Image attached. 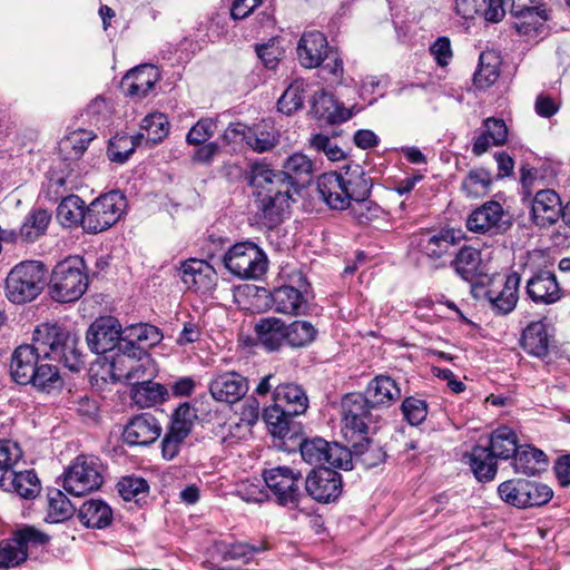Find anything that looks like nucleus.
<instances>
[{"label":"nucleus","instance_id":"obj_43","mask_svg":"<svg viewBox=\"0 0 570 570\" xmlns=\"http://www.w3.org/2000/svg\"><path fill=\"white\" fill-rule=\"evenodd\" d=\"M485 446L491 450L498 460H509L513 459L520 444L515 431L502 425L491 433L489 443Z\"/></svg>","mask_w":570,"mask_h":570},{"label":"nucleus","instance_id":"obj_59","mask_svg":"<svg viewBox=\"0 0 570 570\" xmlns=\"http://www.w3.org/2000/svg\"><path fill=\"white\" fill-rule=\"evenodd\" d=\"M22 458L19 444L11 440H0V482L14 471Z\"/></svg>","mask_w":570,"mask_h":570},{"label":"nucleus","instance_id":"obj_14","mask_svg":"<svg viewBox=\"0 0 570 570\" xmlns=\"http://www.w3.org/2000/svg\"><path fill=\"white\" fill-rule=\"evenodd\" d=\"M77 164L59 155L55 158L46 174L42 194L49 202L56 203L78 188L79 176Z\"/></svg>","mask_w":570,"mask_h":570},{"label":"nucleus","instance_id":"obj_56","mask_svg":"<svg viewBox=\"0 0 570 570\" xmlns=\"http://www.w3.org/2000/svg\"><path fill=\"white\" fill-rule=\"evenodd\" d=\"M196 417L197 415L195 410L189 405V403L180 404L171 416L168 433L185 440L190 433Z\"/></svg>","mask_w":570,"mask_h":570},{"label":"nucleus","instance_id":"obj_24","mask_svg":"<svg viewBox=\"0 0 570 570\" xmlns=\"http://www.w3.org/2000/svg\"><path fill=\"white\" fill-rule=\"evenodd\" d=\"M528 297L537 304H553L562 296V289L553 272L548 269L535 271L527 281Z\"/></svg>","mask_w":570,"mask_h":570},{"label":"nucleus","instance_id":"obj_18","mask_svg":"<svg viewBox=\"0 0 570 570\" xmlns=\"http://www.w3.org/2000/svg\"><path fill=\"white\" fill-rule=\"evenodd\" d=\"M246 179L257 193L274 195L279 191L281 195L292 196L294 190L291 180L282 170H274L263 163L252 164Z\"/></svg>","mask_w":570,"mask_h":570},{"label":"nucleus","instance_id":"obj_44","mask_svg":"<svg viewBox=\"0 0 570 570\" xmlns=\"http://www.w3.org/2000/svg\"><path fill=\"white\" fill-rule=\"evenodd\" d=\"M283 174L291 180L294 190L306 186L313 177V163L302 153H295L287 157L283 165Z\"/></svg>","mask_w":570,"mask_h":570},{"label":"nucleus","instance_id":"obj_41","mask_svg":"<svg viewBox=\"0 0 570 570\" xmlns=\"http://www.w3.org/2000/svg\"><path fill=\"white\" fill-rule=\"evenodd\" d=\"M501 57L493 50L481 52L479 65L473 75V83L479 90H487L500 77Z\"/></svg>","mask_w":570,"mask_h":570},{"label":"nucleus","instance_id":"obj_30","mask_svg":"<svg viewBox=\"0 0 570 570\" xmlns=\"http://www.w3.org/2000/svg\"><path fill=\"white\" fill-rule=\"evenodd\" d=\"M331 50L326 37L317 30L304 32L297 45L298 60L305 68L321 66Z\"/></svg>","mask_w":570,"mask_h":570},{"label":"nucleus","instance_id":"obj_22","mask_svg":"<svg viewBox=\"0 0 570 570\" xmlns=\"http://www.w3.org/2000/svg\"><path fill=\"white\" fill-rule=\"evenodd\" d=\"M121 353H132L134 356L144 355L147 347L158 344L163 338L159 328L147 323L127 326L121 330Z\"/></svg>","mask_w":570,"mask_h":570},{"label":"nucleus","instance_id":"obj_29","mask_svg":"<svg viewBox=\"0 0 570 570\" xmlns=\"http://www.w3.org/2000/svg\"><path fill=\"white\" fill-rule=\"evenodd\" d=\"M363 395L366 403L374 409L390 407L400 400L402 393L399 384L389 375H376L372 379Z\"/></svg>","mask_w":570,"mask_h":570},{"label":"nucleus","instance_id":"obj_64","mask_svg":"<svg viewBox=\"0 0 570 570\" xmlns=\"http://www.w3.org/2000/svg\"><path fill=\"white\" fill-rule=\"evenodd\" d=\"M552 495L553 491L547 484L525 480L524 508L547 504L552 499Z\"/></svg>","mask_w":570,"mask_h":570},{"label":"nucleus","instance_id":"obj_52","mask_svg":"<svg viewBox=\"0 0 570 570\" xmlns=\"http://www.w3.org/2000/svg\"><path fill=\"white\" fill-rule=\"evenodd\" d=\"M46 361L47 360L40 361L29 384L38 391L50 393L62 386V379L57 365L47 363Z\"/></svg>","mask_w":570,"mask_h":570},{"label":"nucleus","instance_id":"obj_34","mask_svg":"<svg viewBox=\"0 0 570 570\" xmlns=\"http://www.w3.org/2000/svg\"><path fill=\"white\" fill-rule=\"evenodd\" d=\"M551 338L546 323L532 322L523 330L520 345L529 355L542 360L549 354Z\"/></svg>","mask_w":570,"mask_h":570},{"label":"nucleus","instance_id":"obj_48","mask_svg":"<svg viewBox=\"0 0 570 570\" xmlns=\"http://www.w3.org/2000/svg\"><path fill=\"white\" fill-rule=\"evenodd\" d=\"M167 394V389L163 384L154 382L153 379L136 384L130 389V397L132 402L141 409L151 407L163 403Z\"/></svg>","mask_w":570,"mask_h":570},{"label":"nucleus","instance_id":"obj_27","mask_svg":"<svg viewBox=\"0 0 570 570\" xmlns=\"http://www.w3.org/2000/svg\"><path fill=\"white\" fill-rule=\"evenodd\" d=\"M248 381L237 372H224L209 382L212 396L219 402L235 403L246 395Z\"/></svg>","mask_w":570,"mask_h":570},{"label":"nucleus","instance_id":"obj_1","mask_svg":"<svg viewBox=\"0 0 570 570\" xmlns=\"http://www.w3.org/2000/svg\"><path fill=\"white\" fill-rule=\"evenodd\" d=\"M269 392H272V403L264 409V421L273 435L279 439H292V419L306 412L308 397L301 385L281 383L272 373L263 376L255 389L257 396H265Z\"/></svg>","mask_w":570,"mask_h":570},{"label":"nucleus","instance_id":"obj_37","mask_svg":"<svg viewBox=\"0 0 570 570\" xmlns=\"http://www.w3.org/2000/svg\"><path fill=\"white\" fill-rule=\"evenodd\" d=\"M512 466L515 473L535 475L546 471L548 458L546 453L532 445H520L513 456Z\"/></svg>","mask_w":570,"mask_h":570},{"label":"nucleus","instance_id":"obj_10","mask_svg":"<svg viewBox=\"0 0 570 570\" xmlns=\"http://www.w3.org/2000/svg\"><path fill=\"white\" fill-rule=\"evenodd\" d=\"M127 206L126 197L119 190L100 195L86 207L83 230L98 234L115 225Z\"/></svg>","mask_w":570,"mask_h":570},{"label":"nucleus","instance_id":"obj_2","mask_svg":"<svg viewBox=\"0 0 570 570\" xmlns=\"http://www.w3.org/2000/svg\"><path fill=\"white\" fill-rule=\"evenodd\" d=\"M317 194L332 209L344 210L352 202L371 195L372 179L358 166H348L345 171L324 173L317 177Z\"/></svg>","mask_w":570,"mask_h":570},{"label":"nucleus","instance_id":"obj_5","mask_svg":"<svg viewBox=\"0 0 570 570\" xmlns=\"http://www.w3.org/2000/svg\"><path fill=\"white\" fill-rule=\"evenodd\" d=\"M47 269L39 261L17 264L6 278V295L14 304L35 299L42 291Z\"/></svg>","mask_w":570,"mask_h":570},{"label":"nucleus","instance_id":"obj_39","mask_svg":"<svg viewBox=\"0 0 570 570\" xmlns=\"http://www.w3.org/2000/svg\"><path fill=\"white\" fill-rule=\"evenodd\" d=\"M78 518L87 528L105 529L111 524L112 510L105 501L90 499L79 508Z\"/></svg>","mask_w":570,"mask_h":570},{"label":"nucleus","instance_id":"obj_36","mask_svg":"<svg viewBox=\"0 0 570 570\" xmlns=\"http://www.w3.org/2000/svg\"><path fill=\"white\" fill-rule=\"evenodd\" d=\"M312 108L317 117L326 119L330 124L335 125L348 120L354 114L355 106L346 108L336 101L333 95L320 91L313 97Z\"/></svg>","mask_w":570,"mask_h":570},{"label":"nucleus","instance_id":"obj_42","mask_svg":"<svg viewBox=\"0 0 570 570\" xmlns=\"http://www.w3.org/2000/svg\"><path fill=\"white\" fill-rule=\"evenodd\" d=\"M0 488L13 491L21 498L32 499L40 492V481L33 470L13 471L0 482Z\"/></svg>","mask_w":570,"mask_h":570},{"label":"nucleus","instance_id":"obj_17","mask_svg":"<svg viewBox=\"0 0 570 570\" xmlns=\"http://www.w3.org/2000/svg\"><path fill=\"white\" fill-rule=\"evenodd\" d=\"M335 468H315L306 475V493L320 503L336 501L342 494V475Z\"/></svg>","mask_w":570,"mask_h":570},{"label":"nucleus","instance_id":"obj_31","mask_svg":"<svg viewBox=\"0 0 570 570\" xmlns=\"http://www.w3.org/2000/svg\"><path fill=\"white\" fill-rule=\"evenodd\" d=\"M292 196L281 195L279 191L274 195L257 193L255 200L257 215L267 228L278 226L286 210L289 208Z\"/></svg>","mask_w":570,"mask_h":570},{"label":"nucleus","instance_id":"obj_21","mask_svg":"<svg viewBox=\"0 0 570 570\" xmlns=\"http://www.w3.org/2000/svg\"><path fill=\"white\" fill-rule=\"evenodd\" d=\"M179 273L183 283L190 291L206 294L216 286L217 273L206 261L190 258L181 262Z\"/></svg>","mask_w":570,"mask_h":570},{"label":"nucleus","instance_id":"obj_38","mask_svg":"<svg viewBox=\"0 0 570 570\" xmlns=\"http://www.w3.org/2000/svg\"><path fill=\"white\" fill-rule=\"evenodd\" d=\"M469 465L480 482L492 481L498 472L497 456L485 445H474L468 455Z\"/></svg>","mask_w":570,"mask_h":570},{"label":"nucleus","instance_id":"obj_19","mask_svg":"<svg viewBox=\"0 0 570 570\" xmlns=\"http://www.w3.org/2000/svg\"><path fill=\"white\" fill-rule=\"evenodd\" d=\"M46 350L33 341L32 344L18 346L11 356L10 375L20 385H28L41 360L45 358Z\"/></svg>","mask_w":570,"mask_h":570},{"label":"nucleus","instance_id":"obj_8","mask_svg":"<svg viewBox=\"0 0 570 570\" xmlns=\"http://www.w3.org/2000/svg\"><path fill=\"white\" fill-rule=\"evenodd\" d=\"M224 266L243 279H257L267 271V256L253 242H239L228 248L223 256Z\"/></svg>","mask_w":570,"mask_h":570},{"label":"nucleus","instance_id":"obj_45","mask_svg":"<svg viewBox=\"0 0 570 570\" xmlns=\"http://www.w3.org/2000/svg\"><path fill=\"white\" fill-rule=\"evenodd\" d=\"M56 217L59 224L65 228H75L81 226L86 217L85 202L77 195H67L61 198L57 207Z\"/></svg>","mask_w":570,"mask_h":570},{"label":"nucleus","instance_id":"obj_46","mask_svg":"<svg viewBox=\"0 0 570 570\" xmlns=\"http://www.w3.org/2000/svg\"><path fill=\"white\" fill-rule=\"evenodd\" d=\"M51 222V214L43 208H33L19 228L20 242L30 244L43 236Z\"/></svg>","mask_w":570,"mask_h":570},{"label":"nucleus","instance_id":"obj_9","mask_svg":"<svg viewBox=\"0 0 570 570\" xmlns=\"http://www.w3.org/2000/svg\"><path fill=\"white\" fill-rule=\"evenodd\" d=\"M373 410L362 393H350L343 397V431L350 442L365 438L377 429L379 415L374 414Z\"/></svg>","mask_w":570,"mask_h":570},{"label":"nucleus","instance_id":"obj_61","mask_svg":"<svg viewBox=\"0 0 570 570\" xmlns=\"http://www.w3.org/2000/svg\"><path fill=\"white\" fill-rule=\"evenodd\" d=\"M140 128L147 132L148 138L154 142L161 141L169 132L167 117L161 112L147 115L141 120Z\"/></svg>","mask_w":570,"mask_h":570},{"label":"nucleus","instance_id":"obj_12","mask_svg":"<svg viewBox=\"0 0 570 570\" xmlns=\"http://www.w3.org/2000/svg\"><path fill=\"white\" fill-rule=\"evenodd\" d=\"M299 452L309 465L352 470V454L338 443H330L322 438L304 439L299 442Z\"/></svg>","mask_w":570,"mask_h":570},{"label":"nucleus","instance_id":"obj_63","mask_svg":"<svg viewBox=\"0 0 570 570\" xmlns=\"http://www.w3.org/2000/svg\"><path fill=\"white\" fill-rule=\"evenodd\" d=\"M525 491V480L515 479L502 482L498 487L499 497L508 504L517 508H524L523 498Z\"/></svg>","mask_w":570,"mask_h":570},{"label":"nucleus","instance_id":"obj_4","mask_svg":"<svg viewBox=\"0 0 570 570\" xmlns=\"http://www.w3.org/2000/svg\"><path fill=\"white\" fill-rule=\"evenodd\" d=\"M87 266L82 257L69 256L57 263L50 276L49 291L53 301H78L88 288Z\"/></svg>","mask_w":570,"mask_h":570},{"label":"nucleus","instance_id":"obj_23","mask_svg":"<svg viewBox=\"0 0 570 570\" xmlns=\"http://www.w3.org/2000/svg\"><path fill=\"white\" fill-rule=\"evenodd\" d=\"M161 434L158 420L150 413L134 416L122 432L124 442L130 446H146L154 443Z\"/></svg>","mask_w":570,"mask_h":570},{"label":"nucleus","instance_id":"obj_11","mask_svg":"<svg viewBox=\"0 0 570 570\" xmlns=\"http://www.w3.org/2000/svg\"><path fill=\"white\" fill-rule=\"evenodd\" d=\"M102 482V464L92 455H78L63 474V489L76 497L98 490Z\"/></svg>","mask_w":570,"mask_h":570},{"label":"nucleus","instance_id":"obj_47","mask_svg":"<svg viewBox=\"0 0 570 570\" xmlns=\"http://www.w3.org/2000/svg\"><path fill=\"white\" fill-rule=\"evenodd\" d=\"M481 253L470 246H463L451 261V267L465 282H474L480 273Z\"/></svg>","mask_w":570,"mask_h":570},{"label":"nucleus","instance_id":"obj_13","mask_svg":"<svg viewBox=\"0 0 570 570\" xmlns=\"http://www.w3.org/2000/svg\"><path fill=\"white\" fill-rule=\"evenodd\" d=\"M49 542V535L38 529L26 525L13 532L12 537L0 542V566L6 570L17 567L28 558L29 547H40Z\"/></svg>","mask_w":570,"mask_h":570},{"label":"nucleus","instance_id":"obj_60","mask_svg":"<svg viewBox=\"0 0 570 570\" xmlns=\"http://www.w3.org/2000/svg\"><path fill=\"white\" fill-rule=\"evenodd\" d=\"M428 410L426 401L415 396H407L401 403L403 417L412 426H417L425 421Z\"/></svg>","mask_w":570,"mask_h":570},{"label":"nucleus","instance_id":"obj_3","mask_svg":"<svg viewBox=\"0 0 570 570\" xmlns=\"http://www.w3.org/2000/svg\"><path fill=\"white\" fill-rule=\"evenodd\" d=\"M32 341L45 352V358L62 362L71 372L85 367V355L79 348V337L56 323H43L36 327Z\"/></svg>","mask_w":570,"mask_h":570},{"label":"nucleus","instance_id":"obj_35","mask_svg":"<svg viewBox=\"0 0 570 570\" xmlns=\"http://www.w3.org/2000/svg\"><path fill=\"white\" fill-rule=\"evenodd\" d=\"M520 281V275L513 272L507 276L501 289L491 287L487 291L485 297L498 313L508 314L515 307Z\"/></svg>","mask_w":570,"mask_h":570},{"label":"nucleus","instance_id":"obj_26","mask_svg":"<svg viewBox=\"0 0 570 570\" xmlns=\"http://www.w3.org/2000/svg\"><path fill=\"white\" fill-rule=\"evenodd\" d=\"M460 239L452 228H443L439 232H424L417 238L419 250L431 261H441L450 256V250Z\"/></svg>","mask_w":570,"mask_h":570},{"label":"nucleus","instance_id":"obj_7","mask_svg":"<svg viewBox=\"0 0 570 570\" xmlns=\"http://www.w3.org/2000/svg\"><path fill=\"white\" fill-rule=\"evenodd\" d=\"M263 479L278 505L291 510L298 508L304 497L302 485L305 481L299 470L278 465L264 470Z\"/></svg>","mask_w":570,"mask_h":570},{"label":"nucleus","instance_id":"obj_53","mask_svg":"<svg viewBox=\"0 0 570 570\" xmlns=\"http://www.w3.org/2000/svg\"><path fill=\"white\" fill-rule=\"evenodd\" d=\"M48 507L46 521L59 523L69 519L73 513V507L63 492L52 489L48 492Z\"/></svg>","mask_w":570,"mask_h":570},{"label":"nucleus","instance_id":"obj_33","mask_svg":"<svg viewBox=\"0 0 570 570\" xmlns=\"http://www.w3.org/2000/svg\"><path fill=\"white\" fill-rule=\"evenodd\" d=\"M254 333L257 343L268 352H275L286 343V323L274 316L259 318L255 326Z\"/></svg>","mask_w":570,"mask_h":570},{"label":"nucleus","instance_id":"obj_40","mask_svg":"<svg viewBox=\"0 0 570 570\" xmlns=\"http://www.w3.org/2000/svg\"><path fill=\"white\" fill-rule=\"evenodd\" d=\"M352 448L348 449L352 454V469L355 465H361L364 469L375 468L383 463L386 453L377 444H374L368 436L355 440Z\"/></svg>","mask_w":570,"mask_h":570},{"label":"nucleus","instance_id":"obj_62","mask_svg":"<svg viewBox=\"0 0 570 570\" xmlns=\"http://www.w3.org/2000/svg\"><path fill=\"white\" fill-rule=\"evenodd\" d=\"M351 215L357 220L358 224H367L368 222L379 218L382 214V208L376 203L370 199V196L360 198L352 202L347 206Z\"/></svg>","mask_w":570,"mask_h":570},{"label":"nucleus","instance_id":"obj_16","mask_svg":"<svg viewBox=\"0 0 570 570\" xmlns=\"http://www.w3.org/2000/svg\"><path fill=\"white\" fill-rule=\"evenodd\" d=\"M86 341L96 354H107L115 350L121 353V324L114 316L99 317L87 330Z\"/></svg>","mask_w":570,"mask_h":570},{"label":"nucleus","instance_id":"obj_58","mask_svg":"<svg viewBox=\"0 0 570 570\" xmlns=\"http://www.w3.org/2000/svg\"><path fill=\"white\" fill-rule=\"evenodd\" d=\"M142 135L137 136H122L110 140L107 153L111 161L124 164L128 160L135 148L139 144Z\"/></svg>","mask_w":570,"mask_h":570},{"label":"nucleus","instance_id":"obj_55","mask_svg":"<svg viewBox=\"0 0 570 570\" xmlns=\"http://www.w3.org/2000/svg\"><path fill=\"white\" fill-rule=\"evenodd\" d=\"M317 330L307 321H294L286 324V344L291 347H304L316 338Z\"/></svg>","mask_w":570,"mask_h":570},{"label":"nucleus","instance_id":"obj_51","mask_svg":"<svg viewBox=\"0 0 570 570\" xmlns=\"http://www.w3.org/2000/svg\"><path fill=\"white\" fill-rule=\"evenodd\" d=\"M222 546L224 560H242L244 563H249L254 554L269 550L266 540H261L257 543L245 541L223 542Z\"/></svg>","mask_w":570,"mask_h":570},{"label":"nucleus","instance_id":"obj_57","mask_svg":"<svg viewBox=\"0 0 570 570\" xmlns=\"http://www.w3.org/2000/svg\"><path fill=\"white\" fill-rule=\"evenodd\" d=\"M304 91L303 80L293 81L277 101L278 111L289 116L301 109L304 104Z\"/></svg>","mask_w":570,"mask_h":570},{"label":"nucleus","instance_id":"obj_15","mask_svg":"<svg viewBox=\"0 0 570 570\" xmlns=\"http://www.w3.org/2000/svg\"><path fill=\"white\" fill-rule=\"evenodd\" d=\"M110 372L114 379L130 386L151 380L155 368L148 353L134 356L132 353H116L111 356Z\"/></svg>","mask_w":570,"mask_h":570},{"label":"nucleus","instance_id":"obj_25","mask_svg":"<svg viewBox=\"0 0 570 570\" xmlns=\"http://www.w3.org/2000/svg\"><path fill=\"white\" fill-rule=\"evenodd\" d=\"M541 0H489L485 10V20L489 22H499L503 19L507 8L515 18L531 17L535 14L542 20H548L544 9H541Z\"/></svg>","mask_w":570,"mask_h":570},{"label":"nucleus","instance_id":"obj_28","mask_svg":"<svg viewBox=\"0 0 570 570\" xmlns=\"http://www.w3.org/2000/svg\"><path fill=\"white\" fill-rule=\"evenodd\" d=\"M563 208L559 195L552 189L537 191L532 202V220L540 228H547L562 217Z\"/></svg>","mask_w":570,"mask_h":570},{"label":"nucleus","instance_id":"obj_20","mask_svg":"<svg viewBox=\"0 0 570 570\" xmlns=\"http://www.w3.org/2000/svg\"><path fill=\"white\" fill-rule=\"evenodd\" d=\"M504 209L499 202L488 200L468 216L465 227L474 234H498L504 230Z\"/></svg>","mask_w":570,"mask_h":570},{"label":"nucleus","instance_id":"obj_50","mask_svg":"<svg viewBox=\"0 0 570 570\" xmlns=\"http://www.w3.org/2000/svg\"><path fill=\"white\" fill-rule=\"evenodd\" d=\"M96 136L92 131L79 129L70 132L60 141V155L78 165V160L87 150L89 144Z\"/></svg>","mask_w":570,"mask_h":570},{"label":"nucleus","instance_id":"obj_49","mask_svg":"<svg viewBox=\"0 0 570 570\" xmlns=\"http://www.w3.org/2000/svg\"><path fill=\"white\" fill-rule=\"evenodd\" d=\"M279 141V132L275 126L263 120L249 128L247 145L257 153H265L273 149Z\"/></svg>","mask_w":570,"mask_h":570},{"label":"nucleus","instance_id":"obj_54","mask_svg":"<svg viewBox=\"0 0 570 570\" xmlns=\"http://www.w3.org/2000/svg\"><path fill=\"white\" fill-rule=\"evenodd\" d=\"M492 185V175L484 168H476L469 171L462 180L461 189L468 197L479 198L485 196Z\"/></svg>","mask_w":570,"mask_h":570},{"label":"nucleus","instance_id":"obj_32","mask_svg":"<svg viewBox=\"0 0 570 570\" xmlns=\"http://www.w3.org/2000/svg\"><path fill=\"white\" fill-rule=\"evenodd\" d=\"M158 80V71L151 65H141L129 70L121 80V88L131 98H145Z\"/></svg>","mask_w":570,"mask_h":570},{"label":"nucleus","instance_id":"obj_6","mask_svg":"<svg viewBox=\"0 0 570 570\" xmlns=\"http://www.w3.org/2000/svg\"><path fill=\"white\" fill-rule=\"evenodd\" d=\"M284 283L271 292V306L279 314L298 316L305 314L307 299L303 292L307 287L304 274L296 268L284 267L279 274Z\"/></svg>","mask_w":570,"mask_h":570}]
</instances>
